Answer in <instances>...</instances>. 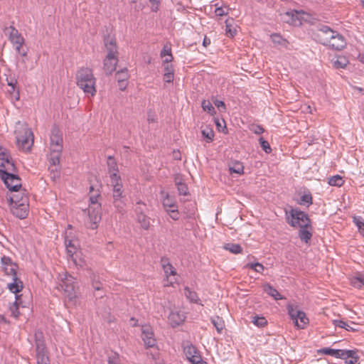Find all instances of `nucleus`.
Listing matches in <instances>:
<instances>
[{"label": "nucleus", "mask_w": 364, "mask_h": 364, "mask_svg": "<svg viewBox=\"0 0 364 364\" xmlns=\"http://www.w3.org/2000/svg\"><path fill=\"white\" fill-rule=\"evenodd\" d=\"M50 140V149H63V134L59 127L55 124L51 129Z\"/></svg>", "instance_id": "obj_12"}, {"label": "nucleus", "mask_w": 364, "mask_h": 364, "mask_svg": "<svg viewBox=\"0 0 364 364\" xmlns=\"http://www.w3.org/2000/svg\"><path fill=\"white\" fill-rule=\"evenodd\" d=\"M333 323L335 325V326H338L340 328H345L348 331H355V329L352 326L349 325L348 323L342 320H333Z\"/></svg>", "instance_id": "obj_45"}, {"label": "nucleus", "mask_w": 364, "mask_h": 364, "mask_svg": "<svg viewBox=\"0 0 364 364\" xmlns=\"http://www.w3.org/2000/svg\"><path fill=\"white\" fill-rule=\"evenodd\" d=\"M37 364H50L48 355L37 358Z\"/></svg>", "instance_id": "obj_64"}, {"label": "nucleus", "mask_w": 364, "mask_h": 364, "mask_svg": "<svg viewBox=\"0 0 364 364\" xmlns=\"http://www.w3.org/2000/svg\"><path fill=\"white\" fill-rule=\"evenodd\" d=\"M224 249L234 254H239L242 252V247L239 244L227 243L224 245Z\"/></svg>", "instance_id": "obj_36"}, {"label": "nucleus", "mask_w": 364, "mask_h": 364, "mask_svg": "<svg viewBox=\"0 0 364 364\" xmlns=\"http://www.w3.org/2000/svg\"><path fill=\"white\" fill-rule=\"evenodd\" d=\"M263 289L268 295L272 296L276 300H279V299H283V297L278 292V291L268 283L264 284Z\"/></svg>", "instance_id": "obj_23"}, {"label": "nucleus", "mask_w": 364, "mask_h": 364, "mask_svg": "<svg viewBox=\"0 0 364 364\" xmlns=\"http://www.w3.org/2000/svg\"><path fill=\"white\" fill-rule=\"evenodd\" d=\"M232 22H233L232 18L227 19L225 21L226 34L231 37H233L236 34V29L232 28Z\"/></svg>", "instance_id": "obj_46"}, {"label": "nucleus", "mask_w": 364, "mask_h": 364, "mask_svg": "<svg viewBox=\"0 0 364 364\" xmlns=\"http://www.w3.org/2000/svg\"><path fill=\"white\" fill-rule=\"evenodd\" d=\"M186 316L179 311H171L168 317L170 325L174 328L183 323Z\"/></svg>", "instance_id": "obj_19"}, {"label": "nucleus", "mask_w": 364, "mask_h": 364, "mask_svg": "<svg viewBox=\"0 0 364 364\" xmlns=\"http://www.w3.org/2000/svg\"><path fill=\"white\" fill-rule=\"evenodd\" d=\"M77 85L83 90L87 95L93 97L96 95V78L94 77L92 70L82 67L75 74Z\"/></svg>", "instance_id": "obj_2"}, {"label": "nucleus", "mask_w": 364, "mask_h": 364, "mask_svg": "<svg viewBox=\"0 0 364 364\" xmlns=\"http://www.w3.org/2000/svg\"><path fill=\"white\" fill-rule=\"evenodd\" d=\"M18 301H14L11 305L9 306V310L11 311V316H14L16 318H18V316L20 314L18 308L17 306Z\"/></svg>", "instance_id": "obj_54"}, {"label": "nucleus", "mask_w": 364, "mask_h": 364, "mask_svg": "<svg viewBox=\"0 0 364 364\" xmlns=\"http://www.w3.org/2000/svg\"><path fill=\"white\" fill-rule=\"evenodd\" d=\"M141 338L147 348H152L156 345L154 333L149 327L142 328Z\"/></svg>", "instance_id": "obj_17"}, {"label": "nucleus", "mask_w": 364, "mask_h": 364, "mask_svg": "<svg viewBox=\"0 0 364 364\" xmlns=\"http://www.w3.org/2000/svg\"><path fill=\"white\" fill-rule=\"evenodd\" d=\"M17 46H15V50L18 55L22 56L23 58L27 57L28 48L25 44V42L23 44L17 42Z\"/></svg>", "instance_id": "obj_39"}, {"label": "nucleus", "mask_w": 364, "mask_h": 364, "mask_svg": "<svg viewBox=\"0 0 364 364\" xmlns=\"http://www.w3.org/2000/svg\"><path fill=\"white\" fill-rule=\"evenodd\" d=\"M137 222L141 225V227L144 230H149L150 227L149 218L144 214H140L136 216Z\"/></svg>", "instance_id": "obj_34"}, {"label": "nucleus", "mask_w": 364, "mask_h": 364, "mask_svg": "<svg viewBox=\"0 0 364 364\" xmlns=\"http://www.w3.org/2000/svg\"><path fill=\"white\" fill-rule=\"evenodd\" d=\"M250 130L255 134H261L264 132V129L259 124H251L249 127Z\"/></svg>", "instance_id": "obj_55"}, {"label": "nucleus", "mask_w": 364, "mask_h": 364, "mask_svg": "<svg viewBox=\"0 0 364 364\" xmlns=\"http://www.w3.org/2000/svg\"><path fill=\"white\" fill-rule=\"evenodd\" d=\"M252 322L258 327H264L267 324V321L264 317L255 316L252 317Z\"/></svg>", "instance_id": "obj_48"}, {"label": "nucleus", "mask_w": 364, "mask_h": 364, "mask_svg": "<svg viewBox=\"0 0 364 364\" xmlns=\"http://www.w3.org/2000/svg\"><path fill=\"white\" fill-rule=\"evenodd\" d=\"M211 322L216 328L217 331L219 333H221L225 327L223 319L221 317L215 316L211 318Z\"/></svg>", "instance_id": "obj_32"}, {"label": "nucleus", "mask_w": 364, "mask_h": 364, "mask_svg": "<svg viewBox=\"0 0 364 364\" xmlns=\"http://www.w3.org/2000/svg\"><path fill=\"white\" fill-rule=\"evenodd\" d=\"M108 171L111 173H118L119 168L117 161L114 157L112 156H107V162Z\"/></svg>", "instance_id": "obj_27"}, {"label": "nucleus", "mask_w": 364, "mask_h": 364, "mask_svg": "<svg viewBox=\"0 0 364 364\" xmlns=\"http://www.w3.org/2000/svg\"><path fill=\"white\" fill-rule=\"evenodd\" d=\"M60 288L63 289L65 296V305L69 308L77 305L78 300V287L76 279L68 273L59 275Z\"/></svg>", "instance_id": "obj_1"}, {"label": "nucleus", "mask_w": 364, "mask_h": 364, "mask_svg": "<svg viewBox=\"0 0 364 364\" xmlns=\"http://www.w3.org/2000/svg\"><path fill=\"white\" fill-rule=\"evenodd\" d=\"M21 191L22 190L21 189V191L9 197V201L10 206L12 205V203H14V205L21 203V200H23V198H28L23 193L22 196H20Z\"/></svg>", "instance_id": "obj_33"}, {"label": "nucleus", "mask_w": 364, "mask_h": 364, "mask_svg": "<svg viewBox=\"0 0 364 364\" xmlns=\"http://www.w3.org/2000/svg\"><path fill=\"white\" fill-rule=\"evenodd\" d=\"M65 245L68 257H73L76 253V246L74 241L69 239V237L67 235L65 237Z\"/></svg>", "instance_id": "obj_24"}, {"label": "nucleus", "mask_w": 364, "mask_h": 364, "mask_svg": "<svg viewBox=\"0 0 364 364\" xmlns=\"http://www.w3.org/2000/svg\"><path fill=\"white\" fill-rule=\"evenodd\" d=\"M166 212L173 220H178L179 219V212L178 208L166 209Z\"/></svg>", "instance_id": "obj_56"}, {"label": "nucleus", "mask_w": 364, "mask_h": 364, "mask_svg": "<svg viewBox=\"0 0 364 364\" xmlns=\"http://www.w3.org/2000/svg\"><path fill=\"white\" fill-rule=\"evenodd\" d=\"M346 351H349L350 355H348V353L345 355V358L343 360H346L347 358H350L348 361H346L348 364H358L359 356L357 355L356 351L352 350H346Z\"/></svg>", "instance_id": "obj_40"}, {"label": "nucleus", "mask_w": 364, "mask_h": 364, "mask_svg": "<svg viewBox=\"0 0 364 364\" xmlns=\"http://www.w3.org/2000/svg\"><path fill=\"white\" fill-rule=\"evenodd\" d=\"M108 364H121L119 355L116 352H111L107 358Z\"/></svg>", "instance_id": "obj_47"}, {"label": "nucleus", "mask_w": 364, "mask_h": 364, "mask_svg": "<svg viewBox=\"0 0 364 364\" xmlns=\"http://www.w3.org/2000/svg\"><path fill=\"white\" fill-rule=\"evenodd\" d=\"M299 12L296 10H292L290 11H287L283 14H282V20L289 24L298 26L301 25V21L298 16Z\"/></svg>", "instance_id": "obj_15"}, {"label": "nucleus", "mask_w": 364, "mask_h": 364, "mask_svg": "<svg viewBox=\"0 0 364 364\" xmlns=\"http://www.w3.org/2000/svg\"><path fill=\"white\" fill-rule=\"evenodd\" d=\"M327 46L332 49L341 50L346 47V41L345 38L338 32Z\"/></svg>", "instance_id": "obj_16"}, {"label": "nucleus", "mask_w": 364, "mask_h": 364, "mask_svg": "<svg viewBox=\"0 0 364 364\" xmlns=\"http://www.w3.org/2000/svg\"><path fill=\"white\" fill-rule=\"evenodd\" d=\"M110 180L111 185L114 186L117 183H122V179L118 173H111L110 174Z\"/></svg>", "instance_id": "obj_59"}, {"label": "nucleus", "mask_w": 364, "mask_h": 364, "mask_svg": "<svg viewBox=\"0 0 364 364\" xmlns=\"http://www.w3.org/2000/svg\"><path fill=\"white\" fill-rule=\"evenodd\" d=\"M201 106L205 112H207L210 115H214L216 113V111L214 107L212 105L210 101L208 100H203L201 103Z\"/></svg>", "instance_id": "obj_43"}, {"label": "nucleus", "mask_w": 364, "mask_h": 364, "mask_svg": "<svg viewBox=\"0 0 364 364\" xmlns=\"http://www.w3.org/2000/svg\"><path fill=\"white\" fill-rule=\"evenodd\" d=\"M344 183L343 178L339 175L333 176L328 178V184L333 186H341Z\"/></svg>", "instance_id": "obj_42"}, {"label": "nucleus", "mask_w": 364, "mask_h": 364, "mask_svg": "<svg viewBox=\"0 0 364 364\" xmlns=\"http://www.w3.org/2000/svg\"><path fill=\"white\" fill-rule=\"evenodd\" d=\"M0 176L10 191L17 193L21 191L22 187L21 179L16 174V172H3V174L0 175Z\"/></svg>", "instance_id": "obj_8"}, {"label": "nucleus", "mask_w": 364, "mask_h": 364, "mask_svg": "<svg viewBox=\"0 0 364 364\" xmlns=\"http://www.w3.org/2000/svg\"><path fill=\"white\" fill-rule=\"evenodd\" d=\"M298 203L301 205H307L308 207L313 203V197L311 193L308 191L307 193H304L301 196Z\"/></svg>", "instance_id": "obj_35"}, {"label": "nucleus", "mask_w": 364, "mask_h": 364, "mask_svg": "<svg viewBox=\"0 0 364 364\" xmlns=\"http://www.w3.org/2000/svg\"><path fill=\"white\" fill-rule=\"evenodd\" d=\"M16 142L19 149L28 151L33 144V134L31 129L23 128L16 132Z\"/></svg>", "instance_id": "obj_5"}, {"label": "nucleus", "mask_w": 364, "mask_h": 364, "mask_svg": "<svg viewBox=\"0 0 364 364\" xmlns=\"http://www.w3.org/2000/svg\"><path fill=\"white\" fill-rule=\"evenodd\" d=\"M17 168L9 151L0 146V175L3 172H16Z\"/></svg>", "instance_id": "obj_6"}, {"label": "nucleus", "mask_w": 364, "mask_h": 364, "mask_svg": "<svg viewBox=\"0 0 364 364\" xmlns=\"http://www.w3.org/2000/svg\"><path fill=\"white\" fill-rule=\"evenodd\" d=\"M288 314L289 315L291 320L295 323V325H298L297 314H301L302 311L299 310L296 306L292 304L287 305Z\"/></svg>", "instance_id": "obj_28"}, {"label": "nucleus", "mask_w": 364, "mask_h": 364, "mask_svg": "<svg viewBox=\"0 0 364 364\" xmlns=\"http://www.w3.org/2000/svg\"><path fill=\"white\" fill-rule=\"evenodd\" d=\"M348 60L345 57L338 58L333 62L336 68H344L347 65Z\"/></svg>", "instance_id": "obj_51"}, {"label": "nucleus", "mask_w": 364, "mask_h": 364, "mask_svg": "<svg viewBox=\"0 0 364 364\" xmlns=\"http://www.w3.org/2000/svg\"><path fill=\"white\" fill-rule=\"evenodd\" d=\"M3 269L6 275H11L13 277L14 282L8 284L9 289L14 294L20 292L23 289V285L21 280L16 276V271L18 269L17 264L14 263L10 266H5Z\"/></svg>", "instance_id": "obj_7"}, {"label": "nucleus", "mask_w": 364, "mask_h": 364, "mask_svg": "<svg viewBox=\"0 0 364 364\" xmlns=\"http://www.w3.org/2000/svg\"><path fill=\"white\" fill-rule=\"evenodd\" d=\"M112 187L114 203L116 206H118L117 203L122 197V183L114 184V186H112Z\"/></svg>", "instance_id": "obj_25"}, {"label": "nucleus", "mask_w": 364, "mask_h": 364, "mask_svg": "<svg viewBox=\"0 0 364 364\" xmlns=\"http://www.w3.org/2000/svg\"><path fill=\"white\" fill-rule=\"evenodd\" d=\"M337 33L338 31L332 30L327 26H321L316 34L318 41L324 46H327Z\"/></svg>", "instance_id": "obj_9"}, {"label": "nucleus", "mask_w": 364, "mask_h": 364, "mask_svg": "<svg viewBox=\"0 0 364 364\" xmlns=\"http://www.w3.org/2000/svg\"><path fill=\"white\" fill-rule=\"evenodd\" d=\"M119 77H124V79L122 78V80H125V82H127V80L128 79V73H127V68L122 69V70L117 72L116 78L117 80H118Z\"/></svg>", "instance_id": "obj_61"}, {"label": "nucleus", "mask_w": 364, "mask_h": 364, "mask_svg": "<svg viewBox=\"0 0 364 364\" xmlns=\"http://www.w3.org/2000/svg\"><path fill=\"white\" fill-rule=\"evenodd\" d=\"M161 194L162 196H164L162 200V205L166 210L178 208L175 199L173 197H171L168 193L161 191Z\"/></svg>", "instance_id": "obj_21"}, {"label": "nucleus", "mask_w": 364, "mask_h": 364, "mask_svg": "<svg viewBox=\"0 0 364 364\" xmlns=\"http://www.w3.org/2000/svg\"><path fill=\"white\" fill-rule=\"evenodd\" d=\"M201 134L205 141L207 143L211 142L215 136L213 129L208 126L201 127Z\"/></svg>", "instance_id": "obj_26"}, {"label": "nucleus", "mask_w": 364, "mask_h": 364, "mask_svg": "<svg viewBox=\"0 0 364 364\" xmlns=\"http://www.w3.org/2000/svg\"><path fill=\"white\" fill-rule=\"evenodd\" d=\"M285 214L287 223L293 228H301L302 224H311L309 215L299 208H291L289 213L285 210Z\"/></svg>", "instance_id": "obj_4"}, {"label": "nucleus", "mask_w": 364, "mask_h": 364, "mask_svg": "<svg viewBox=\"0 0 364 364\" xmlns=\"http://www.w3.org/2000/svg\"><path fill=\"white\" fill-rule=\"evenodd\" d=\"M136 207L135 208V212L136 213V216L140 214H144V208L142 206L145 207L146 205L141 200H139L136 202Z\"/></svg>", "instance_id": "obj_60"}, {"label": "nucleus", "mask_w": 364, "mask_h": 364, "mask_svg": "<svg viewBox=\"0 0 364 364\" xmlns=\"http://www.w3.org/2000/svg\"><path fill=\"white\" fill-rule=\"evenodd\" d=\"M247 265L249 266L250 268L254 269L255 271L259 273H261L264 270V266L259 262L252 263Z\"/></svg>", "instance_id": "obj_57"}, {"label": "nucleus", "mask_w": 364, "mask_h": 364, "mask_svg": "<svg viewBox=\"0 0 364 364\" xmlns=\"http://www.w3.org/2000/svg\"><path fill=\"white\" fill-rule=\"evenodd\" d=\"M6 80L7 85L9 87H13V91H15L16 85H17V82H18L17 79L15 77L10 76L9 77H7Z\"/></svg>", "instance_id": "obj_58"}, {"label": "nucleus", "mask_w": 364, "mask_h": 364, "mask_svg": "<svg viewBox=\"0 0 364 364\" xmlns=\"http://www.w3.org/2000/svg\"><path fill=\"white\" fill-rule=\"evenodd\" d=\"M319 353H323L325 355H328L333 356L336 358H341L344 359L345 355L348 353V355H350V353L349 351H346V350H337V349H333L331 348H323L320 349L318 351Z\"/></svg>", "instance_id": "obj_18"}, {"label": "nucleus", "mask_w": 364, "mask_h": 364, "mask_svg": "<svg viewBox=\"0 0 364 364\" xmlns=\"http://www.w3.org/2000/svg\"><path fill=\"white\" fill-rule=\"evenodd\" d=\"M161 264L163 266L164 271L166 275H168V269H170V272H168V274L170 275H175L176 274V272L172 264L168 262V258L163 257L161 258Z\"/></svg>", "instance_id": "obj_30"}, {"label": "nucleus", "mask_w": 364, "mask_h": 364, "mask_svg": "<svg viewBox=\"0 0 364 364\" xmlns=\"http://www.w3.org/2000/svg\"><path fill=\"white\" fill-rule=\"evenodd\" d=\"M105 46L107 50V55L104 60V70L106 75H109L116 70L117 64V47L115 38L109 36L104 38Z\"/></svg>", "instance_id": "obj_3"}, {"label": "nucleus", "mask_w": 364, "mask_h": 364, "mask_svg": "<svg viewBox=\"0 0 364 364\" xmlns=\"http://www.w3.org/2000/svg\"><path fill=\"white\" fill-rule=\"evenodd\" d=\"M160 55L161 58H164L166 55L168 56V58L164 60V63H168L173 60V57L171 54V48L166 45L164 46Z\"/></svg>", "instance_id": "obj_31"}, {"label": "nucleus", "mask_w": 364, "mask_h": 364, "mask_svg": "<svg viewBox=\"0 0 364 364\" xmlns=\"http://www.w3.org/2000/svg\"><path fill=\"white\" fill-rule=\"evenodd\" d=\"M311 229V225L309 223L302 224L299 231V237L301 240L304 241L307 243L312 237V233L309 230Z\"/></svg>", "instance_id": "obj_20"}, {"label": "nucleus", "mask_w": 364, "mask_h": 364, "mask_svg": "<svg viewBox=\"0 0 364 364\" xmlns=\"http://www.w3.org/2000/svg\"><path fill=\"white\" fill-rule=\"evenodd\" d=\"M229 170L231 173L242 174L243 173L244 166L241 162L236 161L230 166Z\"/></svg>", "instance_id": "obj_37"}, {"label": "nucleus", "mask_w": 364, "mask_h": 364, "mask_svg": "<svg viewBox=\"0 0 364 364\" xmlns=\"http://www.w3.org/2000/svg\"><path fill=\"white\" fill-rule=\"evenodd\" d=\"M176 186H177L178 191L179 195L188 196L189 195L188 188L184 182L182 181V179L179 176L175 177L174 179Z\"/></svg>", "instance_id": "obj_22"}, {"label": "nucleus", "mask_w": 364, "mask_h": 364, "mask_svg": "<svg viewBox=\"0 0 364 364\" xmlns=\"http://www.w3.org/2000/svg\"><path fill=\"white\" fill-rule=\"evenodd\" d=\"M298 325H296L299 328H304L308 323L309 318L306 317V314L302 311L301 314H297Z\"/></svg>", "instance_id": "obj_44"}, {"label": "nucleus", "mask_w": 364, "mask_h": 364, "mask_svg": "<svg viewBox=\"0 0 364 364\" xmlns=\"http://www.w3.org/2000/svg\"><path fill=\"white\" fill-rule=\"evenodd\" d=\"M351 284L356 288H361L364 286V274H359L351 279Z\"/></svg>", "instance_id": "obj_41"}, {"label": "nucleus", "mask_w": 364, "mask_h": 364, "mask_svg": "<svg viewBox=\"0 0 364 364\" xmlns=\"http://www.w3.org/2000/svg\"><path fill=\"white\" fill-rule=\"evenodd\" d=\"M9 41L14 45V46L18 45L17 42L20 43L21 44H23L25 42V39L21 34L17 36L16 37H14V38L10 39Z\"/></svg>", "instance_id": "obj_63"}, {"label": "nucleus", "mask_w": 364, "mask_h": 364, "mask_svg": "<svg viewBox=\"0 0 364 364\" xmlns=\"http://www.w3.org/2000/svg\"><path fill=\"white\" fill-rule=\"evenodd\" d=\"M184 353L187 359L193 364H208L203 360L196 348L191 344L184 348Z\"/></svg>", "instance_id": "obj_13"}, {"label": "nucleus", "mask_w": 364, "mask_h": 364, "mask_svg": "<svg viewBox=\"0 0 364 364\" xmlns=\"http://www.w3.org/2000/svg\"><path fill=\"white\" fill-rule=\"evenodd\" d=\"M259 144L262 149L267 153L269 154L272 151V148L267 141H266L263 137H260L259 139Z\"/></svg>", "instance_id": "obj_53"}, {"label": "nucleus", "mask_w": 364, "mask_h": 364, "mask_svg": "<svg viewBox=\"0 0 364 364\" xmlns=\"http://www.w3.org/2000/svg\"><path fill=\"white\" fill-rule=\"evenodd\" d=\"M4 33L6 36H8L9 40L14 38V37H16L21 34L13 26L5 27L4 28Z\"/></svg>", "instance_id": "obj_38"}, {"label": "nucleus", "mask_w": 364, "mask_h": 364, "mask_svg": "<svg viewBox=\"0 0 364 364\" xmlns=\"http://www.w3.org/2000/svg\"><path fill=\"white\" fill-rule=\"evenodd\" d=\"M353 221L355 223V225L358 226L359 230L360 232H363L364 230V220H363L360 217H359V218L354 217Z\"/></svg>", "instance_id": "obj_62"}, {"label": "nucleus", "mask_w": 364, "mask_h": 364, "mask_svg": "<svg viewBox=\"0 0 364 364\" xmlns=\"http://www.w3.org/2000/svg\"><path fill=\"white\" fill-rule=\"evenodd\" d=\"M62 151L63 149H50L49 162L50 165L55 166V169H52V171L53 172V178L58 176L59 175L56 166L60 164Z\"/></svg>", "instance_id": "obj_14"}, {"label": "nucleus", "mask_w": 364, "mask_h": 364, "mask_svg": "<svg viewBox=\"0 0 364 364\" xmlns=\"http://www.w3.org/2000/svg\"><path fill=\"white\" fill-rule=\"evenodd\" d=\"M36 358L42 357V355H47V351L45 342L42 343L36 344Z\"/></svg>", "instance_id": "obj_49"}, {"label": "nucleus", "mask_w": 364, "mask_h": 364, "mask_svg": "<svg viewBox=\"0 0 364 364\" xmlns=\"http://www.w3.org/2000/svg\"><path fill=\"white\" fill-rule=\"evenodd\" d=\"M88 217L91 223L90 228L92 230H95L98 227V223L102 218L101 205H95V207H89Z\"/></svg>", "instance_id": "obj_11"}, {"label": "nucleus", "mask_w": 364, "mask_h": 364, "mask_svg": "<svg viewBox=\"0 0 364 364\" xmlns=\"http://www.w3.org/2000/svg\"><path fill=\"white\" fill-rule=\"evenodd\" d=\"M28 198H23L21 200V203H18V205H14L10 206L11 212L14 215L19 219H24L27 217L28 209Z\"/></svg>", "instance_id": "obj_10"}, {"label": "nucleus", "mask_w": 364, "mask_h": 364, "mask_svg": "<svg viewBox=\"0 0 364 364\" xmlns=\"http://www.w3.org/2000/svg\"><path fill=\"white\" fill-rule=\"evenodd\" d=\"M271 39L275 45L282 46L283 47H287L289 42L287 39L284 38L279 33H273L271 35Z\"/></svg>", "instance_id": "obj_29"}, {"label": "nucleus", "mask_w": 364, "mask_h": 364, "mask_svg": "<svg viewBox=\"0 0 364 364\" xmlns=\"http://www.w3.org/2000/svg\"><path fill=\"white\" fill-rule=\"evenodd\" d=\"M186 296L192 302H196L198 299V295L195 291L191 290L188 287L184 288Z\"/></svg>", "instance_id": "obj_50"}, {"label": "nucleus", "mask_w": 364, "mask_h": 364, "mask_svg": "<svg viewBox=\"0 0 364 364\" xmlns=\"http://www.w3.org/2000/svg\"><path fill=\"white\" fill-rule=\"evenodd\" d=\"M77 255L75 257L74 255L73 257H70V258L73 262L74 264L81 269H84L86 267V262L84 259L80 258L79 259H77Z\"/></svg>", "instance_id": "obj_52"}]
</instances>
